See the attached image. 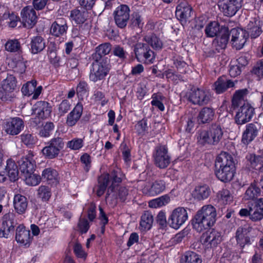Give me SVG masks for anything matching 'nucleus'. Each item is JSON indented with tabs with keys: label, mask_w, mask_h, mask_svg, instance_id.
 Masks as SVG:
<instances>
[{
	"label": "nucleus",
	"mask_w": 263,
	"mask_h": 263,
	"mask_svg": "<svg viewBox=\"0 0 263 263\" xmlns=\"http://www.w3.org/2000/svg\"><path fill=\"white\" fill-rule=\"evenodd\" d=\"M146 43L138 42L134 45V52L136 58L139 62L152 63L155 59L154 52L151 49L149 45L155 50H160L163 43L155 34L145 35L142 40Z\"/></svg>",
	"instance_id": "nucleus-1"
},
{
	"label": "nucleus",
	"mask_w": 263,
	"mask_h": 263,
	"mask_svg": "<svg viewBox=\"0 0 263 263\" xmlns=\"http://www.w3.org/2000/svg\"><path fill=\"white\" fill-rule=\"evenodd\" d=\"M215 174L217 178L222 182L231 181L235 173V163L231 155L222 152L219 154L215 162Z\"/></svg>",
	"instance_id": "nucleus-2"
},
{
	"label": "nucleus",
	"mask_w": 263,
	"mask_h": 263,
	"mask_svg": "<svg viewBox=\"0 0 263 263\" xmlns=\"http://www.w3.org/2000/svg\"><path fill=\"white\" fill-rule=\"evenodd\" d=\"M216 210L212 205L203 206L195 215L192 220L194 229L200 232L212 227L216 220Z\"/></svg>",
	"instance_id": "nucleus-3"
},
{
	"label": "nucleus",
	"mask_w": 263,
	"mask_h": 263,
	"mask_svg": "<svg viewBox=\"0 0 263 263\" xmlns=\"http://www.w3.org/2000/svg\"><path fill=\"white\" fill-rule=\"evenodd\" d=\"M223 131L221 125L212 124L208 130H201L197 133V140L199 144L205 145H217L222 139Z\"/></svg>",
	"instance_id": "nucleus-4"
},
{
	"label": "nucleus",
	"mask_w": 263,
	"mask_h": 263,
	"mask_svg": "<svg viewBox=\"0 0 263 263\" xmlns=\"http://www.w3.org/2000/svg\"><path fill=\"white\" fill-rule=\"evenodd\" d=\"M109 70L110 67L107 60H93L89 75V80L95 83L103 80L108 74Z\"/></svg>",
	"instance_id": "nucleus-5"
},
{
	"label": "nucleus",
	"mask_w": 263,
	"mask_h": 263,
	"mask_svg": "<svg viewBox=\"0 0 263 263\" xmlns=\"http://www.w3.org/2000/svg\"><path fill=\"white\" fill-rule=\"evenodd\" d=\"M184 97L192 104L199 106L207 105L212 100L209 90L201 88L191 90L186 93Z\"/></svg>",
	"instance_id": "nucleus-6"
},
{
	"label": "nucleus",
	"mask_w": 263,
	"mask_h": 263,
	"mask_svg": "<svg viewBox=\"0 0 263 263\" xmlns=\"http://www.w3.org/2000/svg\"><path fill=\"white\" fill-rule=\"evenodd\" d=\"M64 147V142L62 138L55 137L52 138L46 143L42 150L43 155L47 159H53L58 157Z\"/></svg>",
	"instance_id": "nucleus-7"
},
{
	"label": "nucleus",
	"mask_w": 263,
	"mask_h": 263,
	"mask_svg": "<svg viewBox=\"0 0 263 263\" xmlns=\"http://www.w3.org/2000/svg\"><path fill=\"white\" fill-rule=\"evenodd\" d=\"M16 87V79L12 75L8 76L2 83L0 99L3 101H11L15 97L14 90Z\"/></svg>",
	"instance_id": "nucleus-8"
},
{
	"label": "nucleus",
	"mask_w": 263,
	"mask_h": 263,
	"mask_svg": "<svg viewBox=\"0 0 263 263\" xmlns=\"http://www.w3.org/2000/svg\"><path fill=\"white\" fill-rule=\"evenodd\" d=\"M242 0H218V5L224 15L233 16L241 8Z\"/></svg>",
	"instance_id": "nucleus-9"
},
{
	"label": "nucleus",
	"mask_w": 263,
	"mask_h": 263,
	"mask_svg": "<svg viewBox=\"0 0 263 263\" xmlns=\"http://www.w3.org/2000/svg\"><path fill=\"white\" fill-rule=\"evenodd\" d=\"M15 215L13 213H8L4 215L2 224L0 229V237L8 238L14 231V227L17 224L15 219Z\"/></svg>",
	"instance_id": "nucleus-10"
},
{
	"label": "nucleus",
	"mask_w": 263,
	"mask_h": 263,
	"mask_svg": "<svg viewBox=\"0 0 263 263\" xmlns=\"http://www.w3.org/2000/svg\"><path fill=\"white\" fill-rule=\"evenodd\" d=\"M153 156L155 165L160 168H165L171 162V158L165 146H157Z\"/></svg>",
	"instance_id": "nucleus-11"
},
{
	"label": "nucleus",
	"mask_w": 263,
	"mask_h": 263,
	"mask_svg": "<svg viewBox=\"0 0 263 263\" xmlns=\"http://www.w3.org/2000/svg\"><path fill=\"white\" fill-rule=\"evenodd\" d=\"M114 20L120 28H125L130 18V9L126 5L118 6L114 12Z\"/></svg>",
	"instance_id": "nucleus-12"
},
{
	"label": "nucleus",
	"mask_w": 263,
	"mask_h": 263,
	"mask_svg": "<svg viewBox=\"0 0 263 263\" xmlns=\"http://www.w3.org/2000/svg\"><path fill=\"white\" fill-rule=\"evenodd\" d=\"M24 126V122L22 119L19 117H14L6 121L4 128L7 134L15 136L21 132Z\"/></svg>",
	"instance_id": "nucleus-13"
},
{
	"label": "nucleus",
	"mask_w": 263,
	"mask_h": 263,
	"mask_svg": "<svg viewBox=\"0 0 263 263\" xmlns=\"http://www.w3.org/2000/svg\"><path fill=\"white\" fill-rule=\"evenodd\" d=\"M102 177H107V183L110 184L106 193V198H109L112 193L114 192L116 187L122 182V174L119 169L112 171L110 174L101 175Z\"/></svg>",
	"instance_id": "nucleus-14"
},
{
	"label": "nucleus",
	"mask_w": 263,
	"mask_h": 263,
	"mask_svg": "<svg viewBox=\"0 0 263 263\" xmlns=\"http://www.w3.org/2000/svg\"><path fill=\"white\" fill-rule=\"evenodd\" d=\"M254 114V109L249 104H244L238 109L235 116V122L242 125L249 122Z\"/></svg>",
	"instance_id": "nucleus-15"
},
{
	"label": "nucleus",
	"mask_w": 263,
	"mask_h": 263,
	"mask_svg": "<svg viewBox=\"0 0 263 263\" xmlns=\"http://www.w3.org/2000/svg\"><path fill=\"white\" fill-rule=\"evenodd\" d=\"M22 23L25 27L32 28L37 22L36 12L31 6L24 7L21 11Z\"/></svg>",
	"instance_id": "nucleus-16"
},
{
	"label": "nucleus",
	"mask_w": 263,
	"mask_h": 263,
	"mask_svg": "<svg viewBox=\"0 0 263 263\" xmlns=\"http://www.w3.org/2000/svg\"><path fill=\"white\" fill-rule=\"evenodd\" d=\"M230 34L232 36L231 42L233 46L236 49H241L248 37V34L246 30L240 28H233Z\"/></svg>",
	"instance_id": "nucleus-17"
},
{
	"label": "nucleus",
	"mask_w": 263,
	"mask_h": 263,
	"mask_svg": "<svg viewBox=\"0 0 263 263\" xmlns=\"http://www.w3.org/2000/svg\"><path fill=\"white\" fill-rule=\"evenodd\" d=\"M33 156L29 154L26 157H23L18 161L21 177L25 175L30 174L35 170V162L33 160Z\"/></svg>",
	"instance_id": "nucleus-18"
},
{
	"label": "nucleus",
	"mask_w": 263,
	"mask_h": 263,
	"mask_svg": "<svg viewBox=\"0 0 263 263\" xmlns=\"http://www.w3.org/2000/svg\"><path fill=\"white\" fill-rule=\"evenodd\" d=\"M32 114H35L42 119L47 118L50 116L51 106L46 101L37 102L32 107Z\"/></svg>",
	"instance_id": "nucleus-19"
},
{
	"label": "nucleus",
	"mask_w": 263,
	"mask_h": 263,
	"mask_svg": "<svg viewBox=\"0 0 263 263\" xmlns=\"http://www.w3.org/2000/svg\"><path fill=\"white\" fill-rule=\"evenodd\" d=\"M229 35L228 28L221 27L220 34L216 36L213 42V46L218 52L226 48L229 41Z\"/></svg>",
	"instance_id": "nucleus-20"
},
{
	"label": "nucleus",
	"mask_w": 263,
	"mask_h": 263,
	"mask_svg": "<svg viewBox=\"0 0 263 263\" xmlns=\"http://www.w3.org/2000/svg\"><path fill=\"white\" fill-rule=\"evenodd\" d=\"M252 228L249 224H245L239 227L236 232V238L237 243L241 247H243L246 245L250 243V239L249 233Z\"/></svg>",
	"instance_id": "nucleus-21"
},
{
	"label": "nucleus",
	"mask_w": 263,
	"mask_h": 263,
	"mask_svg": "<svg viewBox=\"0 0 263 263\" xmlns=\"http://www.w3.org/2000/svg\"><path fill=\"white\" fill-rule=\"evenodd\" d=\"M221 234L215 230L206 232L201 237V241L203 244L206 246L210 245L211 247H216L218 244L221 242Z\"/></svg>",
	"instance_id": "nucleus-22"
},
{
	"label": "nucleus",
	"mask_w": 263,
	"mask_h": 263,
	"mask_svg": "<svg viewBox=\"0 0 263 263\" xmlns=\"http://www.w3.org/2000/svg\"><path fill=\"white\" fill-rule=\"evenodd\" d=\"M68 26L66 21L62 18H58L51 25L50 27L51 34L59 37L66 33Z\"/></svg>",
	"instance_id": "nucleus-23"
},
{
	"label": "nucleus",
	"mask_w": 263,
	"mask_h": 263,
	"mask_svg": "<svg viewBox=\"0 0 263 263\" xmlns=\"http://www.w3.org/2000/svg\"><path fill=\"white\" fill-rule=\"evenodd\" d=\"M258 129V127L256 124L249 123L247 124L242 134V142L245 145L249 144L257 136Z\"/></svg>",
	"instance_id": "nucleus-24"
},
{
	"label": "nucleus",
	"mask_w": 263,
	"mask_h": 263,
	"mask_svg": "<svg viewBox=\"0 0 263 263\" xmlns=\"http://www.w3.org/2000/svg\"><path fill=\"white\" fill-rule=\"evenodd\" d=\"M235 86V83L226 77H220L214 83L213 90L217 94H220L226 91L229 88Z\"/></svg>",
	"instance_id": "nucleus-25"
},
{
	"label": "nucleus",
	"mask_w": 263,
	"mask_h": 263,
	"mask_svg": "<svg viewBox=\"0 0 263 263\" xmlns=\"http://www.w3.org/2000/svg\"><path fill=\"white\" fill-rule=\"evenodd\" d=\"M263 218V198H259L250 206V219L254 221Z\"/></svg>",
	"instance_id": "nucleus-26"
},
{
	"label": "nucleus",
	"mask_w": 263,
	"mask_h": 263,
	"mask_svg": "<svg viewBox=\"0 0 263 263\" xmlns=\"http://www.w3.org/2000/svg\"><path fill=\"white\" fill-rule=\"evenodd\" d=\"M89 17L88 12L83 9L76 8L70 11V18L72 22H74L77 25H82L84 24Z\"/></svg>",
	"instance_id": "nucleus-27"
},
{
	"label": "nucleus",
	"mask_w": 263,
	"mask_h": 263,
	"mask_svg": "<svg viewBox=\"0 0 263 263\" xmlns=\"http://www.w3.org/2000/svg\"><path fill=\"white\" fill-rule=\"evenodd\" d=\"M0 17L2 21L8 20L7 24L9 27L14 28L16 27L20 22V17L13 13L10 14L8 9L4 6H0Z\"/></svg>",
	"instance_id": "nucleus-28"
},
{
	"label": "nucleus",
	"mask_w": 263,
	"mask_h": 263,
	"mask_svg": "<svg viewBox=\"0 0 263 263\" xmlns=\"http://www.w3.org/2000/svg\"><path fill=\"white\" fill-rule=\"evenodd\" d=\"M28 203V200L25 196L20 194L14 195L13 204L15 211L17 214H24L27 210Z\"/></svg>",
	"instance_id": "nucleus-29"
},
{
	"label": "nucleus",
	"mask_w": 263,
	"mask_h": 263,
	"mask_svg": "<svg viewBox=\"0 0 263 263\" xmlns=\"http://www.w3.org/2000/svg\"><path fill=\"white\" fill-rule=\"evenodd\" d=\"M15 239L25 246H29L31 241L30 232L23 226H19L16 230Z\"/></svg>",
	"instance_id": "nucleus-30"
},
{
	"label": "nucleus",
	"mask_w": 263,
	"mask_h": 263,
	"mask_svg": "<svg viewBox=\"0 0 263 263\" xmlns=\"http://www.w3.org/2000/svg\"><path fill=\"white\" fill-rule=\"evenodd\" d=\"M42 179L48 184L57 185L59 183V174L55 170L51 167L47 168L42 172Z\"/></svg>",
	"instance_id": "nucleus-31"
},
{
	"label": "nucleus",
	"mask_w": 263,
	"mask_h": 263,
	"mask_svg": "<svg viewBox=\"0 0 263 263\" xmlns=\"http://www.w3.org/2000/svg\"><path fill=\"white\" fill-rule=\"evenodd\" d=\"M215 111L210 107H204L199 112L197 117L198 121L202 124L209 123L214 118Z\"/></svg>",
	"instance_id": "nucleus-32"
},
{
	"label": "nucleus",
	"mask_w": 263,
	"mask_h": 263,
	"mask_svg": "<svg viewBox=\"0 0 263 263\" xmlns=\"http://www.w3.org/2000/svg\"><path fill=\"white\" fill-rule=\"evenodd\" d=\"M83 105L78 103L67 117L66 124L69 126L74 125L82 116Z\"/></svg>",
	"instance_id": "nucleus-33"
},
{
	"label": "nucleus",
	"mask_w": 263,
	"mask_h": 263,
	"mask_svg": "<svg viewBox=\"0 0 263 263\" xmlns=\"http://www.w3.org/2000/svg\"><path fill=\"white\" fill-rule=\"evenodd\" d=\"M165 189V184L164 181L161 180H156L150 185H146L144 191H146V194L149 195L155 196L162 193Z\"/></svg>",
	"instance_id": "nucleus-34"
},
{
	"label": "nucleus",
	"mask_w": 263,
	"mask_h": 263,
	"mask_svg": "<svg viewBox=\"0 0 263 263\" xmlns=\"http://www.w3.org/2000/svg\"><path fill=\"white\" fill-rule=\"evenodd\" d=\"M111 50V45L109 43L102 44L96 48L95 52L92 55V60L102 61L103 56L108 54Z\"/></svg>",
	"instance_id": "nucleus-35"
},
{
	"label": "nucleus",
	"mask_w": 263,
	"mask_h": 263,
	"mask_svg": "<svg viewBox=\"0 0 263 263\" xmlns=\"http://www.w3.org/2000/svg\"><path fill=\"white\" fill-rule=\"evenodd\" d=\"M246 159L252 168L263 172V153L260 155L253 154H248L246 156Z\"/></svg>",
	"instance_id": "nucleus-36"
},
{
	"label": "nucleus",
	"mask_w": 263,
	"mask_h": 263,
	"mask_svg": "<svg viewBox=\"0 0 263 263\" xmlns=\"http://www.w3.org/2000/svg\"><path fill=\"white\" fill-rule=\"evenodd\" d=\"M30 45L31 53L36 54L41 52L45 48V41L41 36H33L31 39Z\"/></svg>",
	"instance_id": "nucleus-37"
},
{
	"label": "nucleus",
	"mask_w": 263,
	"mask_h": 263,
	"mask_svg": "<svg viewBox=\"0 0 263 263\" xmlns=\"http://www.w3.org/2000/svg\"><path fill=\"white\" fill-rule=\"evenodd\" d=\"M6 172L11 181H15L18 179L19 174L17 165L11 159H8L6 166Z\"/></svg>",
	"instance_id": "nucleus-38"
},
{
	"label": "nucleus",
	"mask_w": 263,
	"mask_h": 263,
	"mask_svg": "<svg viewBox=\"0 0 263 263\" xmlns=\"http://www.w3.org/2000/svg\"><path fill=\"white\" fill-rule=\"evenodd\" d=\"M248 93V90L246 88L236 91L232 100V107L235 108L242 104Z\"/></svg>",
	"instance_id": "nucleus-39"
},
{
	"label": "nucleus",
	"mask_w": 263,
	"mask_h": 263,
	"mask_svg": "<svg viewBox=\"0 0 263 263\" xmlns=\"http://www.w3.org/2000/svg\"><path fill=\"white\" fill-rule=\"evenodd\" d=\"M210 193L211 191L208 186H198L193 191L192 195L195 199L201 200L207 198Z\"/></svg>",
	"instance_id": "nucleus-40"
},
{
	"label": "nucleus",
	"mask_w": 263,
	"mask_h": 263,
	"mask_svg": "<svg viewBox=\"0 0 263 263\" xmlns=\"http://www.w3.org/2000/svg\"><path fill=\"white\" fill-rule=\"evenodd\" d=\"M247 30L248 35L250 34L252 38H256L262 32L260 22L256 20L250 21L247 26Z\"/></svg>",
	"instance_id": "nucleus-41"
},
{
	"label": "nucleus",
	"mask_w": 263,
	"mask_h": 263,
	"mask_svg": "<svg viewBox=\"0 0 263 263\" xmlns=\"http://www.w3.org/2000/svg\"><path fill=\"white\" fill-rule=\"evenodd\" d=\"M154 221L153 216L150 212H145L141 217L140 226L143 231L149 230L153 224Z\"/></svg>",
	"instance_id": "nucleus-42"
},
{
	"label": "nucleus",
	"mask_w": 263,
	"mask_h": 263,
	"mask_svg": "<svg viewBox=\"0 0 263 263\" xmlns=\"http://www.w3.org/2000/svg\"><path fill=\"white\" fill-rule=\"evenodd\" d=\"M180 215L181 208L178 207L173 210L168 221L172 228L176 230L180 228L181 226V223L180 222Z\"/></svg>",
	"instance_id": "nucleus-43"
},
{
	"label": "nucleus",
	"mask_w": 263,
	"mask_h": 263,
	"mask_svg": "<svg viewBox=\"0 0 263 263\" xmlns=\"http://www.w3.org/2000/svg\"><path fill=\"white\" fill-rule=\"evenodd\" d=\"M218 202L221 205L230 204L233 200V197L227 189L219 191L217 194Z\"/></svg>",
	"instance_id": "nucleus-44"
},
{
	"label": "nucleus",
	"mask_w": 263,
	"mask_h": 263,
	"mask_svg": "<svg viewBox=\"0 0 263 263\" xmlns=\"http://www.w3.org/2000/svg\"><path fill=\"white\" fill-rule=\"evenodd\" d=\"M48 58L50 63L54 67L57 68L62 65V61L60 57L57 55V48L54 44H52V47L49 48Z\"/></svg>",
	"instance_id": "nucleus-45"
},
{
	"label": "nucleus",
	"mask_w": 263,
	"mask_h": 263,
	"mask_svg": "<svg viewBox=\"0 0 263 263\" xmlns=\"http://www.w3.org/2000/svg\"><path fill=\"white\" fill-rule=\"evenodd\" d=\"M220 31L221 28L218 23L215 21L209 23L205 29V33L208 37L217 36L220 34Z\"/></svg>",
	"instance_id": "nucleus-46"
},
{
	"label": "nucleus",
	"mask_w": 263,
	"mask_h": 263,
	"mask_svg": "<svg viewBox=\"0 0 263 263\" xmlns=\"http://www.w3.org/2000/svg\"><path fill=\"white\" fill-rule=\"evenodd\" d=\"M260 194V189L255 184L251 185L246 190L244 195L246 200H253Z\"/></svg>",
	"instance_id": "nucleus-47"
},
{
	"label": "nucleus",
	"mask_w": 263,
	"mask_h": 263,
	"mask_svg": "<svg viewBox=\"0 0 263 263\" xmlns=\"http://www.w3.org/2000/svg\"><path fill=\"white\" fill-rule=\"evenodd\" d=\"M170 201V197L167 195H164L159 198L151 200L149 202V206L151 208H157L166 205Z\"/></svg>",
	"instance_id": "nucleus-48"
},
{
	"label": "nucleus",
	"mask_w": 263,
	"mask_h": 263,
	"mask_svg": "<svg viewBox=\"0 0 263 263\" xmlns=\"http://www.w3.org/2000/svg\"><path fill=\"white\" fill-rule=\"evenodd\" d=\"M22 177L25 180L26 184L32 186L37 185L42 179L40 175L34 174V172L30 173V174L25 175Z\"/></svg>",
	"instance_id": "nucleus-49"
},
{
	"label": "nucleus",
	"mask_w": 263,
	"mask_h": 263,
	"mask_svg": "<svg viewBox=\"0 0 263 263\" xmlns=\"http://www.w3.org/2000/svg\"><path fill=\"white\" fill-rule=\"evenodd\" d=\"M37 82L35 80H32L24 84L22 88V92L25 96H30L32 95L35 88L36 86Z\"/></svg>",
	"instance_id": "nucleus-50"
},
{
	"label": "nucleus",
	"mask_w": 263,
	"mask_h": 263,
	"mask_svg": "<svg viewBox=\"0 0 263 263\" xmlns=\"http://www.w3.org/2000/svg\"><path fill=\"white\" fill-rule=\"evenodd\" d=\"M37 195L43 201H47L51 197V190L48 186L42 185L37 190Z\"/></svg>",
	"instance_id": "nucleus-51"
},
{
	"label": "nucleus",
	"mask_w": 263,
	"mask_h": 263,
	"mask_svg": "<svg viewBox=\"0 0 263 263\" xmlns=\"http://www.w3.org/2000/svg\"><path fill=\"white\" fill-rule=\"evenodd\" d=\"M54 128V125L51 122H46L40 130L39 135L42 137H48Z\"/></svg>",
	"instance_id": "nucleus-52"
},
{
	"label": "nucleus",
	"mask_w": 263,
	"mask_h": 263,
	"mask_svg": "<svg viewBox=\"0 0 263 263\" xmlns=\"http://www.w3.org/2000/svg\"><path fill=\"white\" fill-rule=\"evenodd\" d=\"M199 256L193 252H186L184 256V263H201Z\"/></svg>",
	"instance_id": "nucleus-53"
},
{
	"label": "nucleus",
	"mask_w": 263,
	"mask_h": 263,
	"mask_svg": "<svg viewBox=\"0 0 263 263\" xmlns=\"http://www.w3.org/2000/svg\"><path fill=\"white\" fill-rule=\"evenodd\" d=\"M112 53L115 56L118 57L122 61H124L127 58V52L123 47L120 45H115L112 48Z\"/></svg>",
	"instance_id": "nucleus-54"
},
{
	"label": "nucleus",
	"mask_w": 263,
	"mask_h": 263,
	"mask_svg": "<svg viewBox=\"0 0 263 263\" xmlns=\"http://www.w3.org/2000/svg\"><path fill=\"white\" fill-rule=\"evenodd\" d=\"M21 45L17 40H10L5 44V49L10 52H16L20 50Z\"/></svg>",
	"instance_id": "nucleus-55"
},
{
	"label": "nucleus",
	"mask_w": 263,
	"mask_h": 263,
	"mask_svg": "<svg viewBox=\"0 0 263 263\" xmlns=\"http://www.w3.org/2000/svg\"><path fill=\"white\" fill-rule=\"evenodd\" d=\"M107 177H102V176L99 177L98 180L99 186L97 191V194L98 196H101L104 193L107 186L109 185L107 183Z\"/></svg>",
	"instance_id": "nucleus-56"
},
{
	"label": "nucleus",
	"mask_w": 263,
	"mask_h": 263,
	"mask_svg": "<svg viewBox=\"0 0 263 263\" xmlns=\"http://www.w3.org/2000/svg\"><path fill=\"white\" fill-rule=\"evenodd\" d=\"M162 98L163 97L161 95L154 93L152 96V105L157 107L161 111H163L164 110V106L161 102Z\"/></svg>",
	"instance_id": "nucleus-57"
},
{
	"label": "nucleus",
	"mask_w": 263,
	"mask_h": 263,
	"mask_svg": "<svg viewBox=\"0 0 263 263\" xmlns=\"http://www.w3.org/2000/svg\"><path fill=\"white\" fill-rule=\"evenodd\" d=\"M89 90L87 83L84 81H81L77 87V93L79 97H83L87 94Z\"/></svg>",
	"instance_id": "nucleus-58"
},
{
	"label": "nucleus",
	"mask_w": 263,
	"mask_h": 263,
	"mask_svg": "<svg viewBox=\"0 0 263 263\" xmlns=\"http://www.w3.org/2000/svg\"><path fill=\"white\" fill-rule=\"evenodd\" d=\"M67 146L72 150H79L83 146V140L81 138H74L67 142Z\"/></svg>",
	"instance_id": "nucleus-59"
},
{
	"label": "nucleus",
	"mask_w": 263,
	"mask_h": 263,
	"mask_svg": "<svg viewBox=\"0 0 263 263\" xmlns=\"http://www.w3.org/2000/svg\"><path fill=\"white\" fill-rule=\"evenodd\" d=\"M78 231L82 234L87 233L89 229L88 220L85 218H80L77 226Z\"/></svg>",
	"instance_id": "nucleus-60"
},
{
	"label": "nucleus",
	"mask_w": 263,
	"mask_h": 263,
	"mask_svg": "<svg viewBox=\"0 0 263 263\" xmlns=\"http://www.w3.org/2000/svg\"><path fill=\"white\" fill-rule=\"evenodd\" d=\"M21 140L27 146H32L36 142V138L32 134L24 133L21 136Z\"/></svg>",
	"instance_id": "nucleus-61"
},
{
	"label": "nucleus",
	"mask_w": 263,
	"mask_h": 263,
	"mask_svg": "<svg viewBox=\"0 0 263 263\" xmlns=\"http://www.w3.org/2000/svg\"><path fill=\"white\" fill-rule=\"evenodd\" d=\"M130 21L133 27L142 28L143 26L142 18L138 12H135L132 14Z\"/></svg>",
	"instance_id": "nucleus-62"
},
{
	"label": "nucleus",
	"mask_w": 263,
	"mask_h": 263,
	"mask_svg": "<svg viewBox=\"0 0 263 263\" xmlns=\"http://www.w3.org/2000/svg\"><path fill=\"white\" fill-rule=\"evenodd\" d=\"M71 108V104L70 102L67 100H64L59 104L58 107L59 113L60 116H62L67 113Z\"/></svg>",
	"instance_id": "nucleus-63"
},
{
	"label": "nucleus",
	"mask_w": 263,
	"mask_h": 263,
	"mask_svg": "<svg viewBox=\"0 0 263 263\" xmlns=\"http://www.w3.org/2000/svg\"><path fill=\"white\" fill-rule=\"evenodd\" d=\"M147 128L146 121L144 119L139 121L135 125V129L139 135H143Z\"/></svg>",
	"instance_id": "nucleus-64"
}]
</instances>
